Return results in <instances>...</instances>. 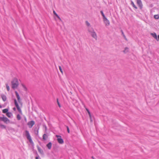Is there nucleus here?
Here are the masks:
<instances>
[{
	"label": "nucleus",
	"mask_w": 159,
	"mask_h": 159,
	"mask_svg": "<svg viewBox=\"0 0 159 159\" xmlns=\"http://www.w3.org/2000/svg\"><path fill=\"white\" fill-rule=\"evenodd\" d=\"M11 83V88L14 89H17L19 85L18 80L16 78H14L12 79Z\"/></svg>",
	"instance_id": "nucleus-1"
},
{
	"label": "nucleus",
	"mask_w": 159,
	"mask_h": 159,
	"mask_svg": "<svg viewBox=\"0 0 159 159\" xmlns=\"http://www.w3.org/2000/svg\"><path fill=\"white\" fill-rule=\"evenodd\" d=\"M25 133L27 139L31 143H33V142L29 132L28 131L26 130L25 131Z\"/></svg>",
	"instance_id": "nucleus-2"
},
{
	"label": "nucleus",
	"mask_w": 159,
	"mask_h": 159,
	"mask_svg": "<svg viewBox=\"0 0 159 159\" xmlns=\"http://www.w3.org/2000/svg\"><path fill=\"white\" fill-rule=\"evenodd\" d=\"M56 136L57 138V140L59 143L62 144L64 143V141L61 136L57 135Z\"/></svg>",
	"instance_id": "nucleus-3"
},
{
	"label": "nucleus",
	"mask_w": 159,
	"mask_h": 159,
	"mask_svg": "<svg viewBox=\"0 0 159 159\" xmlns=\"http://www.w3.org/2000/svg\"><path fill=\"white\" fill-rule=\"evenodd\" d=\"M14 103L15 104L16 107L18 111H19V112L21 114H22V112L21 109H20V107L18 105V104L17 103V102L16 100V99L14 100Z\"/></svg>",
	"instance_id": "nucleus-4"
},
{
	"label": "nucleus",
	"mask_w": 159,
	"mask_h": 159,
	"mask_svg": "<svg viewBox=\"0 0 159 159\" xmlns=\"http://www.w3.org/2000/svg\"><path fill=\"white\" fill-rule=\"evenodd\" d=\"M15 93L18 102L20 103L21 106H22V103L21 102L20 98L19 95V94L17 91H15Z\"/></svg>",
	"instance_id": "nucleus-5"
},
{
	"label": "nucleus",
	"mask_w": 159,
	"mask_h": 159,
	"mask_svg": "<svg viewBox=\"0 0 159 159\" xmlns=\"http://www.w3.org/2000/svg\"><path fill=\"white\" fill-rule=\"evenodd\" d=\"M89 32L90 33V34L95 39H97V35L95 33L94 31H93L91 32L90 31H89Z\"/></svg>",
	"instance_id": "nucleus-6"
},
{
	"label": "nucleus",
	"mask_w": 159,
	"mask_h": 159,
	"mask_svg": "<svg viewBox=\"0 0 159 159\" xmlns=\"http://www.w3.org/2000/svg\"><path fill=\"white\" fill-rule=\"evenodd\" d=\"M34 124L35 122L33 120L30 121L27 123V125L30 128H31Z\"/></svg>",
	"instance_id": "nucleus-7"
},
{
	"label": "nucleus",
	"mask_w": 159,
	"mask_h": 159,
	"mask_svg": "<svg viewBox=\"0 0 159 159\" xmlns=\"http://www.w3.org/2000/svg\"><path fill=\"white\" fill-rule=\"evenodd\" d=\"M137 4L141 9L142 8L143 5L141 0H137Z\"/></svg>",
	"instance_id": "nucleus-8"
},
{
	"label": "nucleus",
	"mask_w": 159,
	"mask_h": 159,
	"mask_svg": "<svg viewBox=\"0 0 159 159\" xmlns=\"http://www.w3.org/2000/svg\"><path fill=\"white\" fill-rule=\"evenodd\" d=\"M104 22L105 24L106 25L108 26L110 25V22L109 20H108L107 18L106 17L103 18Z\"/></svg>",
	"instance_id": "nucleus-9"
},
{
	"label": "nucleus",
	"mask_w": 159,
	"mask_h": 159,
	"mask_svg": "<svg viewBox=\"0 0 159 159\" xmlns=\"http://www.w3.org/2000/svg\"><path fill=\"white\" fill-rule=\"evenodd\" d=\"M2 121L6 123H8L9 122V120L6 117H2Z\"/></svg>",
	"instance_id": "nucleus-10"
},
{
	"label": "nucleus",
	"mask_w": 159,
	"mask_h": 159,
	"mask_svg": "<svg viewBox=\"0 0 159 159\" xmlns=\"http://www.w3.org/2000/svg\"><path fill=\"white\" fill-rule=\"evenodd\" d=\"M151 35H152L155 39L157 40V36L156 34L155 33H151Z\"/></svg>",
	"instance_id": "nucleus-11"
},
{
	"label": "nucleus",
	"mask_w": 159,
	"mask_h": 159,
	"mask_svg": "<svg viewBox=\"0 0 159 159\" xmlns=\"http://www.w3.org/2000/svg\"><path fill=\"white\" fill-rule=\"evenodd\" d=\"M2 100L4 101H5L7 100L6 97V95H5L4 94H2Z\"/></svg>",
	"instance_id": "nucleus-12"
},
{
	"label": "nucleus",
	"mask_w": 159,
	"mask_h": 159,
	"mask_svg": "<svg viewBox=\"0 0 159 159\" xmlns=\"http://www.w3.org/2000/svg\"><path fill=\"white\" fill-rule=\"evenodd\" d=\"M52 143L51 142L49 143L47 145V147L49 149H51L52 147Z\"/></svg>",
	"instance_id": "nucleus-13"
},
{
	"label": "nucleus",
	"mask_w": 159,
	"mask_h": 159,
	"mask_svg": "<svg viewBox=\"0 0 159 159\" xmlns=\"http://www.w3.org/2000/svg\"><path fill=\"white\" fill-rule=\"evenodd\" d=\"M48 138V136L46 134H44L43 136V138L44 140H46Z\"/></svg>",
	"instance_id": "nucleus-14"
},
{
	"label": "nucleus",
	"mask_w": 159,
	"mask_h": 159,
	"mask_svg": "<svg viewBox=\"0 0 159 159\" xmlns=\"http://www.w3.org/2000/svg\"><path fill=\"white\" fill-rule=\"evenodd\" d=\"M8 110L7 109H5L2 110V112L3 113H7L8 111Z\"/></svg>",
	"instance_id": "nucleus-15"
},
{
	"label": "nucleus",
	"mask_w": 159,
	"mask_h": 159,
	"mask_svg": "<svg viewBox=\"0 0 159 159\" xmlns=\"http://www.w3.org/2000/svg\"><path fill=\"white\" fill-rule=\"evenodd\" d=\"M154 18L156 19H159V15H155L154 16Z\"/></svg>",
	"instance_id": "nucleus-16"
},
{
	"label": "nucleus",
	"mask_w": 159,
	"mask_h": 159,
	"mask_svg": "<svg viewBox=\"0 0 159 159\" xmlns=\"http://www.w3.org/2000/svg\"><path fill=\"white\" fill-rule=\"evenodd\" d=\"M129 48H126L124 51V52L125 53H126L128 52Z\"/></svg>",
	"instance_id": "nucleus-17"
},
{
	"label": "nucleus",
	"mask_w": 159,
	"mask_h": 159,
	"mask_svg": "<svg viewBox=\"0 0 159 159\" xmlns=\"http://www.w3.org/2000/svg\"><path fill=\"white\" fill-rule=\"evenodd\" d=\"M6 85L7 90L8 91H9L10 90V88L8 85L7 84H6Z\"/></svg>",
	"instance_id": "nucleus-18"
},
{
	"label": "nucleus",
	"mask_w": 159,
	"mask_h": 159,
	"mask_svg": "<svg viewBox=\"0 0 159 159\" xmlns=\"http://www.w3.org/2000/svg\"><path fill=\"white\" fill-rule=\"evenodd\" d=\"M17 118L18 120H20L21 117H20V115H19V114H18L17 115Z\"/></svg>",
	"instance_id": "nucleus-19"
},
{
	"label": "nucleus",
	"mask_w": 159,
	"mask_h": 159,
	"mask_svg": "<svg viewBox=\"0 0 159 159\" xmlns=\"http://www.w3.org/2000/svg\"><path fill=\"white\" fill-rule=\"evenodd\" d=\"M131 4L132 5V6L135 8L136 9H137V7L136 6L134 5V2H131Z\"/></svg>",
	"instance_id": "nucleus-20"
},
{
	"label": "nucleus",
	"mask_w": 159,
	"mask_h": 159,
	"mask_svg": "<svg viewBox=\"0 0 159 159\" xmlns=\"http://www.w3.org/2000/svg\"><path fill=\"white\" fill-rule=\"evenodd\" d=\"M11 113L9 112H7V115L9 117H11Z\"/></svg>",
	"instance_id": "nucleus-21"
},
{
	"label": "nucleus",
	"mask_w": 159,
	"mask_h": 159,
	"mask_svg": "<svg viewBox=\"0 0 159 159\" xmlns=\"http://www.w3.org/2000/svg\"><path fill=\"white\" fill-rule=\"evenodd\" d=\"M59 69L60 72H61V73L62 74H63V72L61 68V66H59Z\"/></svg>",
	"instance_id": "nucleus-22"
},
{
	"label": "nucleus",
	"mask_w": 159,
	"mask_h": 159,
	"mask_svg": "<svg viewBox=\"0 0 159 159\" xmlns=\"http://www.w3.org/2000/svg\"><path fill=\"white\" fill-rule=\"evenodd\" d=\"M101 13L102 16L103 17V18H106V17L105 16V15H104V14H103V13L102 11H101Z\"/></svg>",
	"instance_id": "nucleus-23"
},
{
	"label": "nucleus",
	"mask_w": 159,
	"mask_h": 159,
	"mask_svg": "<svg viewBox=\"0 0 159 159\" xmlns=\"http://www.w3.org/2000/svg\"><path fill=\"white\" fill-rule=\"evenodd\" d=\"M55 15L57 17V18L60 21H61V19L57 14H56Z\"/></svg>",
	"instance_id": "nucleus-24"
},
{
	"label": "nucleus",
	"mask_w": 159,
	"mask_h": 159,
	"mask_svg": "<svg viewBox=\"0 0 159 159\" xmlns=\"http://www.w3.org/2000/svg\"><path fill=\"white\" fill-rule=\"evenodd\" d=\"M0 126L2 128L5 129L6 128V127L3 125L0 124Z\"/></svg>",
	"instance_id": "nucleus-25"
},
{
	"label": "nucleus",
	"mask_w": 159,
	"mask_h": 159,
	"mask_svg": "<svg viewBox=\"0 0 159 159\" xmlns=\"http://www.w3.org/2000/svg\"><path fill=\"white\" fill-rule=\"evenodd\" d=\"M89 116L90 117V119L91 122H93V120H92V117L91 115H90V116Z\"/></svg>",
	"instance_id": "nucleus-26"
},
{
	"label": "nucleus",
	"mask_w": 159,
	"mask_h": 159,
	"mask_svg": "<svg viewBox=\"0 0 159 159\" xmlns=\"http://www.w3.org/2000/svg\"><path fill=\"white\" fill-rule=\"evenodd\" d=\"M86 25L88 26H89L90 25V24L89 23V22L88 21H86Z\"/></svg>",
	"instance_id": "nucleus-27"
},
{
	"label": "nucleus",
	"mask_w": 159,
	"mask_h": 159,
	"mask_svg": "<svg viewBox=\"0 0 159 159\" xmlns=\"http://www.w3.org/2000/svg\"><path fill=\"white\" fill-rule=\"evenodd\" d=\"M66 128L68 133H69L70 132V131L69 127L68 126H66Z\"/></svg>",
	"instance_id": "nucleus-28"
},
{
	"label": "nucleus",
	"mask_w": 159,
	"mask_h": 159,
	"mask_svg": "<svg viewBox=\"0 0 159 159\" xmlns=\"http://www.w3.org/2000/svg\"><path fill=\"white\" fill-rule=\"evenodd\" d=\"M57 104H58V105L59 106V107H61V105L60 104L59 102H58V99H57Z\"/></svg>",
	"instance_id": "nucleus-29"
},
{
	"label": "nucleus",
	"mask_w": 159,
	"mask_h": 159,
	"mask_svg": "<svg viewBox=\"0 0 159 159\" xmlns=\"http://www.w3.org/2000/svg\"><path fill=\"white\" fill-rule=\"evenodd\" d=\"M88 114H89V116H90V115H91V113H90V111H88Z\"/></svg>",
	"instance_id": "nucleus-30"
},
{
	"label": "nucleus",
	"mask_w": 159,
	"mask_h": 159,
	"mask_svg": "<svg viewBox=\"0 0 159 159\" xmlns=\"http://www.w3.org/2000/svg\"><path fill=\"white\" fill-rule=\"evenodd\" d=\"M53 14H54L55 15H56V14H57V13H56V12H55L54 11H53Z\"/></svg>",
	"instance_id": "nucleus-31"
},
{
	"label": "nucleus",
	"mask_w": 159,
	"mask_h": 159,
	"mask_svg": "<svg viewBox=\"0 0 159 159\" xmlns=\"http://www.w3.org/2000/svg\"><path fill=\"white\" fill-rule=\"evenodd\" d=\"M13 109L15 111H16V108L15 107L13 108Z\"/></svg>",
	"instance_id": "nucleus-32"
},
{
	"label": "nucleus",
	"mask_w": 159,
	"mask_h": 159,
	"mask_svg": "<svg viewBox=\"0 0 159 159\" xmlns=\"http://www.w3.org/2000/svg\"><path fill=\"white\" fill-rule=\"evenodd\" d=\"M2 117H0V121L2 120Z\"/></svg>",
	"instance_id": "nucleus-33"
},
{
	"label": "nucleus",
	"mask_w": 159,
	"mask_h": 159,
	"mask_svg": "<svg viewBox=\"0 0 159 159\" xmlns=\"http://www.w3.org/2000/svg\"><path fill=\"white\" fill-rule=\"evenodd\" d=\"M157 41L159 40V35H158V36L157 37Z\"/></svg>",
	"instance_id": "nucleus-34"
},
{
	"label": "nucleus",
	"mask_w": 159,
	"mask_h": 159,
	"mask_svg": "<svg viewBox=\"0 0 159 159\" xmlns=\"http://www.w3.org/2000/svg\"><path fill=\"white\" fill-rule=\"evenodd\" d=\"M86 110L87 111V112L89 111V110L87 108H86Z\"/></svg>",
	"instance_id": "nucleus-35"
},
{
	"label": "nucleus",
	"mask_w": 159,
	"mask_h": 159,
	"mask_svg": "<svg viewBox=\"0 0 159 159\" xmlns=\"http://www.w3.org/2000/svg\"><path fill=\"white\" fill-rule=\"evenodd\" d=\"M35 159H39V157H35Z\"/></svg>",
	"instance_id": "nucleus-36"
},
{
	"label": "nucleus",
	"mask_w": 159,
	"mask_h": 159,
	"mask_svg": "<svg viewBox=\"0 0 159 159\" xmlns=\"http://www.w3.org/2000/svg\"><path fill=\"white\" fill-rule=\"evenodd\" d=\"M38 132H39V131H38V130L37 131V134H38Z\"/></svg>",
	"instance_id": "nucleus-37"
},
{
	"label": "nucleus",
	"mask_w": 159,
	"mask_h": 159,
	"mask_svg": "<svg viewBox=\"0 0 159 159\" xmlns=\"http://www.w3.org/2000/svg\"><path fill=\"white\" fill-rule=\"evenodd\" d=\"M92 158L93 159H94V157H93V156H92Z\"/></svg>",
	"instance_id": "nucleus-38"
},
{
	"label": "nucleus",
	"mask_w": 159,
	"mask_h": 159,
	"mask_svg": "<svg viewBox=\"0 0 159 159\" xmlns=\"http://www.w3.org/2000/svg\"><path fill=\"white\" fill-rule=\"evenodd\" d=\"M2 107V106L0 105V108H1Z\"/></svg>",
	"instance_id": "nucleus-39"
},
{
	"label": "nucleus",
	"mask_w": 159,
	"mask_h": 159,
	"mask_svg": "<svg viewBox=\"0 0 159 159\" xmlns=\"http://www.w3.org/2000/svg\"><path fill=\"white\" fill-rule=\"evenodd\" d=\"M46 128H46V127H45V129H46Z\"/></svg>",
	"instance_id": "nucleus-40"
}]
</instances>
